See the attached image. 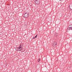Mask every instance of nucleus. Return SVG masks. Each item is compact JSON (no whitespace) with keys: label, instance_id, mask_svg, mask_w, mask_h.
<instances>
[{"label":"nucleus","instance_id":"nucleus-12","mask_svg":"<svg viewBox=\"0 0 72 72\" xmlns=\"http://www.w3.org/2000/svg\"><path fill=\"white\" fill-rule=\"evenodd\" d=\"M63 0H60V1H62Z\"/></svg>","mask_w":72,"mask_h":72},{"label":"nucleus","instance_id":"nucleus-1","mask_svg":"<svg viewBox=\"0 0 72 72\" xmlns=\"http://www.w3.org/2000/svg\"><path fill=\"white\" fill-rule=\"evenodd\" d=\"M28 16H29V15L28 14V13H24V18H27L28 17Z\"/></svg>","mask_w":72,"mask_h":72},{"label":"nucleus","instance_id":"nucleus-9","mask_svg":"<svg viewBox=\"0 0 72 72\" xmlns=\"http://www.w3.org/2000/svg\"><path fill=\"white\" fill-rule=\"evenodd\" d=\"M40 58L38 59V62H40Z\"/></svg>","mask_w":72,"mask_h":72},{"label":"nucleus","instance_id":"nucleus-10","mask_svg":"<svg viewBox=\"0 0 72 72\" xmlns=\"http://www.w3.org/2000/svg\"><path fill=\"white\" fill-rule=\"evenodd\" d=\"M37 35H36V36H35V38H36V37H37Z\"/></svg>","mask_w":72,"mask_h":72},{"label":"nucleus","instance_id":"nucleus-8","mask_svg":"<svg viewBox=\"0 0 72 72\" xmlns=\"http://www.w3.org/2000/svg\"><path fill=\"white\" fill-rule=\"evenodd\" d=\"M55 36L57 37V36H58V34L57 33H55Z\"/></svg>","mask_w":72,"mask_h":72},{"label":"nucleus","instance_id":"nucleus-11","mask_svg":"<svg viewBox=\"0 0 72 72\" xmlns=\"http://www.w3.org/2000/svg\"><path fill=\"white\" fill-rule=\"evenodd\" d=\"M33 39H35V37H33Z\"/></svg>","mask_w":72,"mask_h":72},{"label":"nucleus","instance_id":"nucleus-7","mask_svg":"<svg viewBox=\"0 0 72 72\" xmlns=\"http://www.w3.org/2000/svg\"><path fill=\"white\" fill-rule=\"evenodd\" d=\"M21 52H23L24 51V49H22L21 48V49L20 50Z\"/></svg>","mask_w":72,"mask_h":72},{"label":"nucleus","instance_id":"nucleus-3","mask_svg":"<svg viewBox=\"0 0 72 72\" xmlns=\"http://www.w3.org/2000/svg\"><path fill=\"white\" fill-rule=\"evenodd\" d=\"M35 4L39 5L40 4V0H35Z\"/></svg>","mask_w":72,"mask_h":72},{"label":"nucleus","instance_id":"nucleus-4","mask_svg":"<svg viewBox=\"0 0 72 72\" xmlns=\"http://www.w3.org/2000/svg\"><path fill=\"white\" fill-rule=\"evenodd\" d=\"M57 45V42H54L52 43V46H54V47L56 46Z\"/></svg>","mask_w":72,"mask_h":72},{"label":"nucleus","instance_id":"nucleus-2","mask_svg":"<svg viewBox=\"0 0 72 72\" xmlns=\"http://www.w3.org/2000/svg\"><path fill=\"white\" fill-rule=\"evenodd\" d=\"M22 46H21V44H20L19 47L17 48L16 50L17 51H21L22 49Z\"/></svg>","mask_w":72,"mask_h":72},{"label":"nucleus","instance_id":"nucleus-5","mask_svg":"<svg viewBox=\"0 0 72 72\" xmlns=\"http://www.w3.org/2000/svg\"><path fill=\"white\" fill-rule=\"evenodd\" d=\"M70 30H71V29L68 27L67 28L66 30V32H69V31Z\"/></svg>","mask_w":72,"mask_h":72},{"label":"nucleus","instance_id":"nucleus-6","mask_svg":"<svg viewBox=\"0 0 72 72\" xmlns=\"http://www.w3.org/2000/svg\"><path fill=\"white\" fill-rule=\"evenodd\" d=\"M72 3H71V4H70L69 5V7H70V9H71V10H72Z\"/></svg>","mask_w":72,"mask_h":72}]
</instances>
